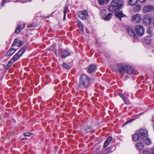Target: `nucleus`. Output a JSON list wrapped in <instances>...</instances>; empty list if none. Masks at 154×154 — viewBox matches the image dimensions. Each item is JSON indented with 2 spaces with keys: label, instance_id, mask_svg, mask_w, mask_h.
<instances>
[{
  "label": "nucleus",
  "instance_id": "b1692460",
  "mask_svg": "<svg viewBox=\"0 0 154 154\" xmlns=\"http://www.w3.org/2000/svg\"><path fill=\"white\" fill-rule=\"evenodd\" d=\"M68 10V7L67 6H65L64 7V10H63V14L64 16L63 18V20H65L66 19V15L67 11Z\"/></svg>",
  "mask_w": 154,
  "mask_h": 154
},
{
  "label": "nucleus",
  "instance_id": "72a5a7b5",
  "mask_svg": "<svg viewBox=\"0 0 154 154\" xmlns=\"http://www.w3.org/2000/svg\"><path fill=\"white\" fill-rule=\"evenodd\" d=\"M144 42L147 44H149L151 43V39L144 40Z\"/></svg>",
  "mask_w": 154,
  "mask_h": 154
},
{
  "label": "nucleus",
  "instance_id": "0eeeda50",
  "mask_svg": "<svg viewBox=\"0 0 154 154\" xmlns=\"http://www.w3.org/2000/svg\"><path fill=\"white\" fill-rule=\"evenodd\" d=\"M127 65L123 63H120L118 64L117 70L119 73L124 74L126 72Z\"/></svg>",
  "mask_w": 154,
  "mask_h": 154
},
{
  "label": "nucleus",
  "instance_id": "c756f323",
  "mask_svg": "<svg viewBox=\"0 0 154 154\" xmlns=\"http://www.w3.org/2000/svg\"><path fill=\"white\" fill-rule=\"evenodd\" d=\"M85 130L87 132H91L92 131L91 129L90 128V127L89 126H87L85 128Z\"/></svg>",
  "mask_w": 154,
  "mask_h": 154
},
{
  "label": "nucleus",
  "instance_id": "49530a36",
  "mask_svg": "<svg viewBox=\"0 0 154 154\" xmlns=\"http://www.w3.org/2000/svg\"><path fill=\"white\" fill-rule=\"evenodd\" d=\"M23 25H23V28H24V27H25V23H23Z\"/></svg>",
  "mask_w": 154,
  "mask_h": 154
},
{
  "label": "nucleus",
  "instance_id": "2eb2a0df",
  "mask_svg": "<svg viewBox=\"0 0 154 154\" xmlns=\"http://www.w3.org/2000/svg\"><path fill=\"white\" fill-rule=\"evenodd\" d=\"M129 35L131 37L133 36L134 38L137 37V35L135 34L133 29L131 28H129L127 29Z\"/></svg>",
  "mask_w": 154,
  "mask_h": 154
},
{
  "label": "nucleus",
  "instance_id": "3c124183",
  "mask_svg": "<svg viewBox=\"0 0 154 154\" xmlns=\"http://www.w3.org/2000/svg\"><path fill=\"white\" fill-rule=\"evenodd\" d=\"M153 126H154V125Z\"/></svg>",
  "mask_w": 154,
  "mask_h": 154
},
{
  "label": "nucleus",
  "instance_id": "f3484780",
  "mask_svg": "<svg viewBox=\"0 0 154 154\" xmlns=\"http://www.w3.org/2000/svg\"><path fill=\"white\" fill-rule=\"evenodd\" d=\"M112 137H109L105 141L103 146L104 148L106 147L109 143L110 142L111 140H112Z\"/></svg>",
  "mask_w": 154,
  "mask_h": 154
},
{
  "label": "nucleus",
  "instance_id": "79ce46f5",
  "mask_svg": "<svg viewBox=\"0 0 154 154\" xmlns=\"http://www.w3.org/2000/svg\"><path fill=\"white\" fill-rule=\"evenodd\" d=\"M6 0H3V1H2V6H3L4 5V3L5 2H6Z\"/></svg>",
  "mask_w": 154,
  "mask_h": 154
},
{
  "label": "nucleus",
  "instance_id": "a19ab883",
  "mask_svg": "<svg viewBox=\"0 0 154 154\" xmlns=\"http://www.w3.org/2000/svg\"><path fill=\"white\" fill-rule=\"evenodd\" d=\"M146 0H139V1L142 3L144 2Z\"/></svg>",
  "mask_w": 154,
  "mask_h": 154
},
{
  "label": "nucleus",
  "instance_id": "7c9ffc66",
  "mask_svg": "<svg viewBox=\"0 0 154 154\" xmlns=\"http://www.w3.org/2000/svg\"><path fill=\"white\" fill-rule=\"evenodd\" d=\"M63 67L64 68H66V69H70L71 67L70 66L66 64V63H64L62 65Z\"/></svg>",
  "mask_w": 154,
  "mask_h": 154
},
{
  "label": "nucleus",
  "instance_id": "a211bd4d",
  "mask_svg": "<svg viewBox=\"0 0 154 154\" xmlns=\"http://www.w3.org/2000/svg\"><path fill=\"white\" fill-rule=\"evenodd\" d=\"M136 147L140 150H142L144 148V146L143 143L141 142H137L136 145Z\"/></svg>",
  "mask_w": 154,
  "mask_h": 154
},
{
  "label": "nucleus",
  "instance_id": "aec40b11",
  "mask_svg": "<svg viewBox=\"0 0 154 154\" xmlns=\"http://www.w3.org/2000/svg\"><path fill=\"white\" fill-rule=\"evenodd\" d=\"M50 50L51 51H53L55 53V55L57 54V49L56 46L55 44H53V45L50 47Z\"/></svg>",
  "mask_w": 154,
  "mask_h": 154
},
{
  "label": "nucleus",
  "instance_id": "9d476101",
  "mask_svg": "<svg viewBox=\"0 0 154 154\" xmlns=\"http://www.w3.org/2000/svg\"><path fill=\"white\" fill-rule=\"evenodd\" d=\"M79 17L82 19L85 20L87 18L88 13L87 11H79L78 13Z\"/></svg>",
  "mask_w": 154,
  "mask_h": 154
},
{
  "label": "nucleus",
  "instance_id": "4c0bfd02",
  "mask_svg": "<svg viewBox=\"0 0 154 154\" xmlns=\"http://www.w3.org/2000/svg\"><path fill=\"white\" fill-rule=\"evenodd\" d=\"M133 120H134V119H131L129 120L128 121L126 122L123 125H126L128 123L132 121Z\"/></svg>",
  "mask_w": 154,
  "mask_h": 154
},
{
  "label": "nucleus",
  "instance_id": "473e14b6",
  "mask_svg": "<svg viewBox=\"0 0 154 154\" xmlns=\"http://www.w3.org/2000/svg\"><path fill=\"white\" fill-rule=\"evenodd\" d=\"M31 0H17V2L24 3L27 2H31Z\"/></svg>",
  "mask_w": 154,
  "mask_h": 154
},
{
  "label": "nucleus",
  "instance_id": "5701e85b",
  "mask_svg": "<svg viewBox=\"0 0 154 154\" xmlns=\"http://www.w3.org/2000/svg\"><path fill=\"white\" fill-rule=\"evenodd\" d=\"M140 137L139 135L138 134H135L132 137L133 140L135 141H137Z\"/></svg>",
  "mask_w": 154,
  "mask_h": 154
},
{
  "label": "nucleus",
  "instance_id": "4be33fe9",
  "mask_svg": "<svg viewBox=\"0 0 154 154\" xmlns=\"http://www.w3.org/2000/svg\"><path fill=\"white\" fill-rule=\"evenodd\" d=\"M140 5H137L134 7L133 11L135 12H138L140 10Z\"/></svg>",
  "mask_w": 154,
  "mask_h": 154
},
{
  "label": "nucleus",
  "instance_id": "393cba45",
  "mask_svg": "<svg viewBox=\"0 0 154 154\" xmlns=\"http://www.w3.org/2000/svg\"><path fill=\"white\" fill-rule=\"evenodd\" d=\"M112 17V14L109 13L106 16L103 18L104 20L105 21L109 20Z\"/></svg>",
  "mask_w": 154,
  "mask_h": 154
},
{
  "label": "nucleus",
  "instance_id": "39448f33",
  "mask_svg": "<svg viewBox=\"0 0 154 154\" xmlns=\"http://www.w3.org/2000/svg\"><path fill=\"white\" fill-rule=\"evenodd\" d=\"M153 16L150 14L145 15L143 18V23L145 26H149L152 22Z\"/></svg>",
  "mask_w": 154,
  "mask_h": 154
},
{
  "label": "nucleus",
  "instance_id": "f8f14e48",
  "mask_svg": "<svg viewBox=\"0 0 154 154\" xmlns=\"http://www.w3.org/2000/svg\"><path fill=\"white\" fill-rule=\"evenodd\" d=\"M125 72L130 75L133 74L136 75L137 74L135 72L134 69L133 68L128 65L126 69Z\"/></svg>",
  "mask_w": 154,
  "mask_h": 154
},
{
  "label": "nucleus",
  "instance_id": "a878e982",
  "mask_svg": "<svg viewBox=\"0 0 154 154\" xmlns=\"http://www.w3.org/2000/svg\"><path fill=\"white\" fill-rule=\"evenodd\" d=\"M78 23L79 24V27L80 30V31L82 32H84V28H83V24H82L80 21H79V22Z\"/></svg>",
  "mask_w": 154,
  "mask_h": 154
},
{
  "label": "nucleus",
  "instance_id": "423d86ee",
  "mask_svg": "<svg viewBox=\"0 0 154 154\" xmlns=\"http://www.w3.org/2000/svg\"><path fill=\"white\" fill-rule=\"evenodd\" d=\"M135 30L137 35L140 36H143L145 32V29L143 26L137 25L135 28Z\"/></svg>",
  "mask_w": 154,
  "mask_h": 154
},
{
  "label": "nucleus",
  "instance_id": "ddd939ff",
  "mask_svg": "<svg viewBox=\"0 0 154 154\" xmlns=\"http://www.w3.org/2000/svg\"><path fill=\"white\" fill-rule=\"evenodd\" d=\"M61 50H59L58 51V53L59 55L62 58H65L68 56L69 55V52L68 51L64 50L63 51L62 53H61Z\"/></svg>",
  "mask_w": 154,
  "mask_h": 154
},
{
  "label": "nucleus",
  "instance_id": "c85d7f7f",
  "mask_svg": "<svg viewBox=\"0 0 154 154\" xmlns=\"http://www.w3.org/2000/svg\"><path fill=\"white\" fill-rule=\"evenodd\" d=\"M106 10L104 9H103L100 12L101 15L103 17H104L106 13Z\"/></svg>",
  "mask_w": 154,
  "mask_h": 154
},
{
  "label": "nucleus",
  "instance_id": "c03bdc74",
  "mask_svg": "<svg viewBox=\"0 0 154 154\" xmlns=\"http://www.w3.org/2000/svg\"><path fill=\"white\" fill-rule=\"evenodd\" d=\"M27 139V138H23L22 139V140H25V139Z\"/></svg>",
  "mask_w": 154,
  "mask_h": 154
},
{
  "label": "nucleus",
  "instance_id": "20e7f679",
  "mask_svg": "<svg viewBox=\"0 0 154 154\" xmlns=\"http://www.w3.org/2000/svg\"><path fill=\"white\" fill-rule=\"evenodd\" d=\"M140 135L143 137L141 139L143 140L144 143L146 144L147 145H149L151 143V141L147 137L148 136L147 132L146 131L140 130L139 131Z\"/></svg>",
  "mask_w": 154,
  "mask_h": 154
},
{
  "label": "nucleus",
  "instance_id": "a18cd8bd",
  "mask_svg": "<svg viewBox=\"0 0 154 154\" xmlns=\"http://www.w3.org/2000/svg\"><path fill=\"white\" fill-rule=\"evenodd\" d=\"M99 149V148H97V149H96L95 150L96 151H98Z\"/></svg>",
  "mask_w": 154,
  "mask_h": 154
},
{
  "label": "nucleus",
  "instance_id": "4468645a",
  "mask_svg": "<svg viewBox=\"0 0 154 154\" xmlns=\"http://www.w3.org/2000/svg\"><path fill=\"white\" fill-rule=\"evenodd\" d=\"M23 45V42L20 41L18 39H15L12 44V45L14 46L16 45L18 47H20Z\"/></svg>",
  "mask_w": 154,
  "mask_h": 154
},
{
  "label": "nucleus",
  "instance_id": "de8ad7c7",
  "mask_svg": "<svg viewBox=\"0 0 154 154\" xmlns=\"http://www.w3.org/2000/svg\"><path fill=\"white\" fill-rule=\"evenodd\" d=\"M109 1H110V0H106L107 3H108V2H109Z\"/></svg>",
  "mask_w": 154,
  "mask_h": 154
},
{
  "label": "nucleus",
  "instance_id": "f704fd0d",
  "mask_svg": "<svg viewBox=\"0 0 154 154\" xmlns=\"http://www.w3.org/2000/svg\"><path fill=\"white\" fill-rule=\"evenodd\" d=\"M98 3L100 5H103L104 4V0H98Z\"/></svg>",
  "mask_w": 154,
  "mask_h": 154
},
{
  "label": "nucleus",
  "instance_id": "412c9836",
  "mask_svg": "<svg viewBox=\"0 0 154 154\" xmlns=\"http://www.w3.org/2000/svg\"><path fill=\"white\" fill-rule=\"evenodd\" d=\"M138 0H129L128 4L131 6H133L137 4Z\"/></svg>",
  "mask_w": 154,
  "mask_h": 154
},
{
  "label": "nucleus",
  "instance_id": "2f4dec72",
  "mask_svg": "<svg viewBox=\"0 0 154 154\" xmlns=\"http://www.w3.org/2000/svg\"><path fill=\"white\" fill-rule=\"evenodd\" d=\"M123 100L125 102V103L126 104H129V101L128 98H127L125 97Z\"/></svg>",
  "mask_w": 154,
  "mask_h": 154
},
{
  "label": "nucleus",
  "instance_id": "f03ea898",
  "mask_svg": "<svg viewBox=\"0 0 154 154\" xmlns=\"http://www.w3.org/2000/svg\"><path fill=\"white\" fill-rule=\"evenodd\" d=\"M26 50L25 46L23 47L18 53H16L8 62L7 66L8 67L11 66V64L17 61L22 55Z\"/></svg>",
  "mask_w": 154,
  "mask_h": 154
},
{
  "label": "nucleus",
  "instance_id": "8fccbe9b",
  "mask_svg": "<svg viewBox=\"0 0 154 154\" xmlns=\"http://www.w3.org/2000/svg\"><path fill=\"white\" fill-rule=\"evenodd\" d=\"M153 129H154V126H153Z\"/></svg>",
  "mask_w": 154,
  "mask_h": 154
},
{
  "label": "nucleus",
  "instance_id": "09e8293b",
  "mask_svg": "<svg viewBox=\"0 0 154 154\" xmlns=\"http://www.w3.org/2000/svg\"><path fill=\"white\" fill-rule=\"evenodd\" d=\"M151 154H154V153H152Z\"/></svg>",
  "mask_w": 154,
  "mask_h": 154
},
{
  "label": "nucleus",
  "instance_id": "cd10ccee",
  "mask_svg": "<svg viewBox=\"0 0 154 154\" xmlns=\"http://www.w3.org/2000/svg\"><path fill=\"white\" fill-rule=\"evenodd\" d=\"M146 33L148 34V36L151 37L152 35V32L150 28H148L147 29Z\"/></svg>",
  "mask_w": 154,
  "mask_h": 154
},
{
  "label": "nucleus",
  "instance_id": "1a4fd4ad",
  "mask_svg": "<svg viewBox=\"0 0 154 154\" xmlns=\"http://www.w3.org/2000/svg\"><path fill=\"white\" fill-rule=\"evenodd\" d=\"M154 10V8L153 6L150 5H147L144 6L142 10L143 12L146 13L150 12Z\"/></svg>",
  "mask_w": 154,
  "mask_h": 154
},
{
  "label": "nucleus",
  "instance_id": "58836bf2",
  "mask_svg": "<svg viewBox=\"0 0 154 154\" xmlns=\"http://www.w3.org/2000/svg\"><path fill=\"white\" fill-rule=\"evenodd\" d=\"M119 95L123 100L125 97L122 94L120 93L119 94Z\"/></svg>",
  "mask_w": 154,
  "mask_h": 154
},
{
  "label": "nucleus",
  "instance_id": "6e6552de",
  "mask_svg": "<svg viewBox=\"0 0 154 154\" xmlns=\"http://www.w3.org/2000/svg\"><path fill=\"white\" fill-rule=\"evenodd\" d=\"M141 20V15L139 14H135L131 17V21L135 23H140Z\"/></svg>",
  "mask_w": 154,
  "mask_h": 154
},
{
  "label": "nucleus",
  "instance_id": "dca6fc26",
  "mask_svg": "<svg viewBox=\"0 0 154 154\" xmlns=\"http://www.w3.org/2000/svg\"><path fill=\"white\" fill-rule=\"evenodd\" d=\"M16 49L14 48H10L6 54V56L8 57L12 55L16 51Z\"/></svg>",
  "mask_w": 154,
  "mask_h": 154
},
{
  "label": "nucleus",
  "instance_id": "bb28decb",
  "mask_svg": "<svg viewBox=\"0 0 154 154\" xmlns=\"http://www.w3.org/2000/svg\"><path fill=\"white\" fill-rule=\"evenodd\" d=\"M22 29V28L21 26L19 25L15 30V32L17 34L18 33L20 32Z\"/></svg>",
  "mask_w": 154,
  "mask_h": 154
},
{
  "label": "nucleus",
  "instance_id": "e433bc0d",
  "mask_svg": "<svg viewBox=\"0 0 154 154\" xmlns=\"http://www.w3.org/2000/svg\"><path fill=\"white\" fill-rule=\"evenodd\" d=\"M143 154H150L149 152L147 150H144L143 151Z\"/></svg>",
  "mask_w": 154,
  "mask_h": 154
},
{
  "label": "nucleus",
  "instance_id": "9b49d317",
  "mask_svg": "<svg viewBox=\"0 0 154 154\" xmlns=\"http://www.w3.org/2000/svg\"><path fill=\"white\" fill-rule=\"evenodd\" d=\"M115 149L114 146H112L108 148L102 150L100 152L101 154H107L110 153L114 151Z\"/></svg>",
  "mask_w": 154,
  "mask_h": 154
},
{
  "label": "nucleus",
  "instance_id": "ea45409f",
  "mask_svg": "<svg viewBox=\"0 0 154 154\" xmlns=\"http://www.w3.org/2000/svg\"><path fill=\"white\" fill-rule=\"evenodd\" d=\"M149 37V36L148 37L146 36L144 38V40H147V39H151L150 37Z\"/></svg>",
  "mask_w": 154,
  "mask_h": 154
},
{
  "label": "nucleus",
  "instance_id": "37998d69",
  "mask_svg": "<svg viewBox=\"0 0 154 154\" xmlns=\"http://www.w3.org/2000/svg\"><path fill=\"white\" fill-rule=\"evenodd\" d=\"M152 122L154 123V116L152 117Z\"/></svg>",
  "mask_w": 154,
  "mask_h": 154
},
{
  "label": "nucleus",
  "instance_id": "c9c22d12",
  "mask_svg": "<svg viewBox=\"0 0 154 154\" xmlns=\"http://www.w3.org/2000/svg\"><path fill=\"white\" fill-rule=\"evenodd\" d=\"M23 134H24L23 136H24L29 137V136H30L31 135V133H30L28 132H27L26 133H23Z\"/></svg>",
  "mask_w": 154,
  "mask_h": 154
},
{
  "label": "nucleus",
  "instance_id": "7ed1b4c3",
  "mask_svg": "<svg viewBox=\"0 0 154 154\" xmlns=\"http://www.w3.org/2000/svg\"><path fill=\"white\" fill-rule=\"evenodd\" d=\"M79 84L83 87H87L89 85V78L86 75L83 74L80 77Z\"/></svg>",
  "mask_w": 154,
  "mask_h": 154
},
{
  "label": "nucleus",
  "instance_id": "f257e3e1",
  "mask_svg": "<svg viewBox=\"0 0 154 154\" xmlns=\"http://www.w3.org/2000/svg\"><path fill=\"white\" fill-rule=\"evenodd\" d=\"M123 5V2L120 0H113L111 2V5L109 8V11L112 12H115V15L117 18L121 20V18L126 17V15L122 14V11L118 12L121 9Z\"/></svg>",
  "mask_w": 154,
  "mask_h": 154
},
{
  "label": "nucleus",
  "instance_id": "6ab92c4d",
  "mask_svg": "<svg viewBox=\"0 0 154 154\" xmlns=\"http://www.w3.org/2000/svg\"><path fill=\"white\" fill-rule=\"evenodd\" d=\"M95 68L96 66L94 65L93 64L90 65L88 68V72L90 73L93 72L94 71Z\"/></svg>",
  "mask_w": 154,
  "mask_h": 154
}]
</instances>
